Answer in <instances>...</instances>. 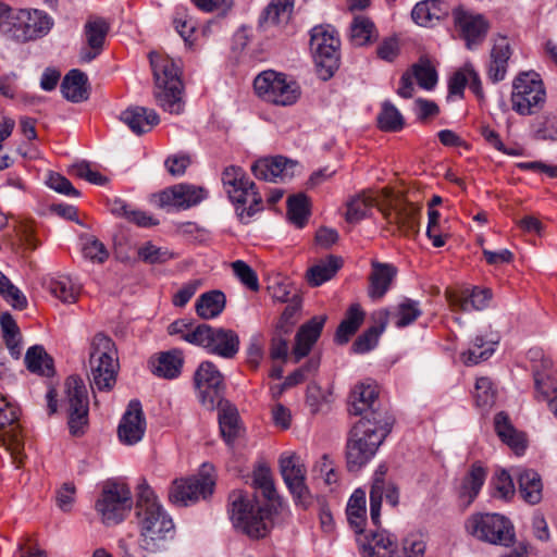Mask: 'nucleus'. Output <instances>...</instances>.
Listing matches in <instances>:
<instances>
[{
  "mask_svg": "<svg viewBox=\"0 0 557 557\" xmlns=\"http://www.w3.org/2000/svg\"><path fill=\"white\" fill-rule=\"evenodd\" d=\"M110 30V24L99 16L89 17L84 26L86 46L81 50V60L90 62L102 51L107 35Z\"/></svg>",
  "mask_w": 557,
  "mask_h": 557,
  "instance_id": "obj_24",
  "label": "nucleus"
},
{
  "mask_svg": "<svg viewBox=\"0 0 557 557\" xmlns=\"http://www.w3.org/2000/svg\"><path fill=\"white\" fill-rule=\"evenodd\" d=\"M149 59L156 82L153 94L157 103L164 111L180 114L184 108L180 66L170 57L158 52H151Z\"/></svg>",
  "mask_w": 557,
  "mask_h": 557,
  "instance_id": "obj_3",
  "label": "nucleus"
},
{
  "mask_svg": "<svg viewBox=\"0 0 557 557\" xmlns=\"http://www.w3.org/2000/svg\"><path fill=\"white\" fill-rule=\"evenodd\" d=\"M195 388L203 407L213 410L223 400L224 380L211 361L200 363L194 375Z\"/></svg>",
  "mask_w": 557,
  "mask_h": 557,
  "instance_id": "obj_15",
  "label": "nucleus"
},
{
  "mask_svg": "<svg viewBox=\"0 0 557 557\" xmlns=\"http://www.w3.org/2000/svg\"><path fill=\"white\" fill-rule=\"evenodd\" d=\"M219 407L220 432L223 440L230 445L239 437L242 433L239 414L237 409L227 403H221Z\"/></svg>",
  "mask_w": 557,
  "mask_h": 557,
  "instance_id": "obj_41",
  "label": "nucleus"
},
{
  "mask_svg": "<svg viewBox=\"0 0 557 557\" xmlns=\"http://www.w3.org/2000/svg\"><path fill=\"white\" fill-rule=\"evenodd\" d=\"M382 195L383 188L380 190H362L360 194L351 197L346 203V221L357 223L364 219L372 208L376 207L380 210Z\"/></svg>",
  "mask_w": 557,
  "mask_h": 557,
  "instance_id": "obj_29",
  "label": "nucleus"
},
{
  "mask_svg": "<svg viewBox=\"0 0 557 557\" xmlns=\"http://www.w3.org/2000/svg\"><path fill=\"white\" fill-rule=\"evenodd\" d=\"M228 506L235 528L251 539L268 534L271 509L261 507L253 496L239 490L233 491L228 496Z\"/></svg>",
  "mask_w": 557,
  "mask_h": 557,
  "instance_id": "obj_4",
  "label": "nucleus"
},
{
  "mask_svg": "<svg viewBox=\"0 0 557 557\" xmlns=\"http://www.w3.org/2000/svg\"><path fill=\"white\" fill-rule=\"evenodd\" d=\"M91 382L99 391H110L116 381L117 355L114 342L97 333L90 345Z\"/></svg>",
  "mask_w": 557,
  "mask_h": 557,
  "instance_id": "obj_6",
  "label": "nucleus"
},
{
  "mask_svg": "<svg viewBox=\"0 0 557 557\" xmlns=\"http://www.w3.org/2000/svg\"><path fill=\"white\" fill-rule=\"evenodd\" d=\"M346 515L349 525L355 530L356 534H362L367 523V509H366V492L356 490L350 496Z\"/></svg>",
  "mask_w": 557,
  "mask_h": 557,
  "instance_id": "obj_42",
  "label": "nucleus"
},
{
  "mask_svg": "<svg viewBox=\"0 0 557 557\" xmlns=\"http://www.w3.org/2000/svg\"><path fill=\"white\" fill-rule=\"evenodd\" d=\"M388 321V313L386 311L379 313V325L369 327L361 334L352 344V349L357 354H364L375 347L380 335L383 333Z\"/></svg>",
  "mask_w": 557,
  "mask_h": 557,
  "instance_id": "obj_47",
  "label": "nucleus"
},
{
  "mask_svg": "<svg viewBox=\"0 0 557 557\" xmlns=\"http://www.w3.org/2000/svg\"><path fill=\"white\" fill-rule=\"evenodd\" d=\"M379 388L374 383H359L349 395V412L373 419L372 412H387L377 401Z\"/></svg>",
  "mask_w": 557,
  "mask_h": 557,
  "instance_id": "obj_22",
  "label": "nucleus"
},
{
  "mask_svg": "<svg viewBox=\"0 0 557 557\" xmlns=\"http://www.w3.org/2000/svg\"><path fill=\"white\" fill-rule=\"evenodd\" d=\"M545 98V88L537 73L522 72L513 79L511 107L518 114H534L543 107Z\"/></svg>",
  "mask_w": 557,
  "mask_h": 557,
  "instance_id": "obj_11",
  "label": "nucleus"
},
{
  "mask_svg": "<svg viewBox=\"0 0 557 557\" xmlns=\"http://www.w3.org/2000/svg\"><path fill=\"white\" fill-rule=\"evenodd\" d=\"M294 3V0H271L260 16L259 27L268 30L271 26L287 23L292 16Z\"/></svg>",
  "mask_w": 557,
  "mask_h": 557,
  "instance_id": "obj_38",
  "label": "nucleus"
},
{
  "mask_svg": "<svg viewBox=\"0 0 557 557\" xmlns=\"http://www.w3.org/2000/svg\"><path fill=\"white\" fill-rule=\"evenodd\" d=\"M136 518L139 528V555L148 557L165 552L174 539L175 527L146 482L138 485Z\"/></svg>",
  "mask_w": 557,
  "mask_h": 557,
  "instance_id": "obj_1",
  "label": "nucleus"
},
{
  "mask_svg": "<svg viewBox=\"0 0 557 557\" xmlns=\"http://www.w3.org/2000/svg\"><path fill=\"white\" fill-rule=\"evenodd\" d=\"M212 331V326L208 324H199L196 327L191 329L190 333L186 335L185 341L190 344L202 346L208 349L211 343V336L213 334Z\"/></svg>",
  "mask_w": 557,
  "mask_h": 557,
  "instance_id": "obj_63",
  "label": "nucleus"
},
{
  "mask_svg": "<svg viewBox=\"0 0 557 557\" xmlns=\"http://www.w3.org/2000/svg\"><path fill=\"white\" fill-rule=\"evenodd\" d=\"M183 363V352L180 349L163 351L150 359L152 373L169 380L175 379L181 374Z\"/></svg>",
  "mask_w": 557,
  "mask_h": 557,
  "instance_id": "obj_35",
  "label": "nucleus"
},
{
  "mask_svg": "<svg viewBox=\"0 0 557 557\" xmlns=\"http://www.w3.org/2000/svg\"><path fill=\"white\" fill-rule=\"evenodd\" d=\"M83 253L86 258L98 263L104 262L109 257V252L104 245L95 237L86 239L83 246Z\"/></svg>",
  "mask_w": 557,
  "mask_h": 557,
  "instance_id": "obj_62",
  "label": "nucleus"
},
{
  "mask_svg": "<svg viewBox=\"0 0 557 557\" xmlns=\"http://www.w3.org/2000/svg\"><path fill=\"white\" fill-rule=\"evenodd\" d=\"M164 164L171 175L181 176L190 165V158L184 153L173 154L168 157Z\"/></svg>",
  "mask_w": 557,
  "mask_h": 557,
  "instance_id": "obj_64",
  "label": "nucleus"
},
{
  "mask_svg": "<svg viewBox=\"0 0 557 557\" xmlns=\"http://www.w3.org/2000/svg\"><path fill=\"white\" fill-rule=\"evenodd\" d=\"M132 493L128 486L116 481H107L96 502L95 508L107 525L117 524L132 508Z\"/></svg>",
  "mask_w": 557,
  "mask_h": 557,
  "instance_id": "obj_10",
  "label": "nucleus"
},
{
  "mask_svg": "<svg viewBox=\"0 0 557 557\" xmlns=\"http://www.w3.org/2000/svg\"><path fill=\"white\" fill-rule=\"evenodd\" d=\"M496 398V392L488 377H479L474 386V399L478 407L487 408L493 406Z\"/></svg>",
  "mask_w": 557,
  "mask_h": 557,
  "instance_id": "obj_58",
  "label": "nucleus"
},
{
  "mask_svg": "<svg viewBox=\"0 0 557 557\" xmlns=\"http://www.w3.org/2000/svg\"><path fill=\"white\" fill-rule=\"evenodd\" d=\"M494 352V343H486L482 336H476L468 351L462 354V360L467 366L478 364L488 359Z\"/></svg>",
  "mask_w": 557,
  "mask_h": 557,
  "instance_id": "obj_53",
  "label": "nucleus"
},
{
  "mask_svg": "<svg viewBox=\"0 0 557 557\" xmlns=\"http://www.w3.org/2000/svg\"><path fill=\"white\" fill-rule=\"evenodd\" d=\"M48 289L52 296L67 304L75 302L79 295V288L66 276L51 278Z\"/></svg>",
  "mask_w": 557,
  "mask_h": 557,
  "instance_id": "obj_52",
  "label": "nucleus"
},
{
  "mask_svg": "<svg viewBox=\"0 0 557 557\" xmlns=\"http://www.w3.org/2000/svg\"><path fill=\"white\" fill-rule=\"evenodd\" d=\"M339 39L331 27L315 26L311 29L310 49L317 73L323 81L330 79L339 66Z\"/></svg>",
  "mask_w": 557,
  "mask_h": 557,
  "instance_id": "obj_8",
  "label": "nucleus"
},
{
  "mask_svg": "<svg viewBox=\"0 0 557 557\" xmlns=\"http://www.w3.org/2000/svg\"><path fill=\"white\" fill-rule=\"evenodd\" d=\"M342 259L335 256H329L326 259L320 260L307 271L308 283L311 286H320L331 280L342 268Z\"/></svg>",
  "mask_w": 557,
  "mask_h": 557,
  "instance_id": "obj_45",
  "label": "nucleus"
},
{
  "mask_svg": "<svg viewBox=\"0 0 557 557\" xmlns=\"http://www.w3.org/2000/svg\"><path fill=\"white\" fill-rule=\"evenodd\" d=\"M138 256L144 262L149 264L164 263L176 258L175 253L168 248L158 247L151 243L144 244L138 249Z\"/></svg>",
  "mask_w": 557,
  "mask_h": 557,
  "instance_id": "obj_57",
  "label": "nucleus"
},
{
  "mask_svg": "<svg viewBox=\"0 0 557 557\" xmlns=\"http://www.w3.org/2000/svg\"><path fill=\"white\" fill-rule=\"evenodd\" d=\"M209 350L223 358H233L239 349V338L232 330L214 329Z\"/></svg>",
  "mask_w": 557,
  "mask_h": 557,
  "instance_id": "obj_40",
  "label": "nucleus"
},
{
  "mask_svg": "<svg viewBox=\"0 0 557 557\" xmlns=\"http://www.w3.org/2000/svg\"><path fill=\"white\" fill-rule=\"evenodd\" d=\"M386 467L380 466L374 472L371 487H370V517L374 527L380 525L381 507L383 498L392 507H397L399 504V488L392 481L385 479Z\"/></svg>",
  "mask_w": 557,
  "mask_h": 557,
  "instance_id": "obj_19",
  "label": "nucleus"
},
{
  "mask_svg": "<svg viewBox=\"0 0 557 557\" xmlns=\"http://www.w3.org/2000/svg\"><path fill=\"white\" fill-rule=\"evenodd\" d=\"M486 475L487 471L480 462H474L470 467L468 473L461 481L458 492L460 500L466 506H469L479 495L485 482Z\"/></svg>",
  "mask_w": 557,
  "mask_h": 557,
  "instance_id": "obj_37",
  "label": "nucleus"
},
{
  "mask_svg": "<svg viewBox=\"0 0 557 557\" xmlns=\"http://www.w3.org/2000/svg\"><path fill=\"white\" fill-rule=\"evenodd\" d=\"M145 430L146 422L140 403L132 400L120 422L117 429L119 438L124 444L133 445L143 438Z\"/></svg>",
  "mask_w": 557,
  "mask_h": 557,
  "instance_id": "obj_27",
  "label": "nucleus"
},
{
  "mask_svg": "<svg viewBox=\"0 0 557 557\" xmlns=\"http://www.w3.org/2000/svg\"><path fill=\"white\" fill-rule=\"evenodd\" d=\"M17 419L15 408L4 398H0V445L10 451L16 466L21 467L24 457V440Z\"/></svg>",
  "mask_w": 557,
  "mask_h": 557,
  "instance_id": "obj_17",
  "label": "nucleus"
},
{
  "mask_svg": "<svg viewBox=\"0 0 557 557\" xmlns=\"http://www.w3.org/2000/svg\"><path fill=\"white\" fill-rule=\"evenodd\" d=\"M515 474L522 499L531 505L539 504L543 496L541 475L535 470L527 468H517Z\"/></svg>",
  "mask_w": 557,
  "mask_h": 557,
  "instance_id": "obj_34",
  "label": "nucleus"
},
{
  "mask_svg": "<svg viewBox=\"0 0 557 557\" xmlns=\"http://www.w3.org/2000/svg\"><path fill=\"white\" fill-rule=\"evenodd\" d=\"M373 419L362 417L349 431L346 443V463L349 471H358L376 454L392 431L388 412H372Z\"/></svg>",
  "mask_w": 557,
  "mask_h": 557,
  "instance_id": "obj_2",
  "label": "nucleus"
},
{
  "mask_svg": "<svg viewBox=\"0 0 557 557\" xmlns=\"http://www.w3.org/2000/svg\"><path fill=\"white\" fill-rule=\"evenodd\" d=\"M221 180L230 200L237 206V210H240L238 215L242 220L251 218L261 210L262 197L240 166H226Z\"/></svg>",
  "mask_w": 557,
  "mask_h": 557,
  "instance_id": "obj_5",
  "label": "nucleus"
},
{
  "mask_svg": "<svg viewBox=\"0 0 557 557\" xmlns=\"http://www.w3.org/2000/svg\"><path fill=\"white\" fill-rule=\"evenodd\" d=\"M491 483L497 497L510 499L515 495L513 480L506 470L496 471Z\"/></svg>",
  "mask_w": 557,
  "mask_h": 557,
  "instance_id": "obj_59",
  "label": "nucleus"
},
{
  "mask_svg": "<svg viewBox=\"0 0 557 557\" xmlns=\"http://www.w3.org/2000/svg\"><path fill=\"white\" fill-rule=\"evenodd\" d=\"M494 428L498 437L505 443L517 456L524 454L528 447V438L525 433L518 431L510 422L506 412L500 411L494 418Z\"/></svg>",
  "mask_w": 557,
  "mask_h": 557,
  "instance_id": "obj_28",
  "label": "nucleus"
},
{
  "mask_svg": "<svg viewBox=\"0 0 557 557\" xmlns=\"http://www.w3.org/2000/svg\"><path fill=\"white\" fill-rule=\"evenodd\" d=\"M63 96L72 102H81L89 97L87 75L79 70H71L61 84Z\"/></svg>",
  "mask_w": 557,
  "mask_h": 557,
  "instance_id": "obj_39",
  "label": "nucleus"
},
{
  "mask_svg": "<svg viewBox=\"0 0 557 557\" xmlns=\"http://www.w3.org/2000/svg\"><path fill=\"white\" fill-rule=\"evenodd\" d=\"M358 542L362 557H392L396 550L395 539L384 530L371 532Z\"/></svg>",
  "mask_w": 557,
  "mask_h": 557,
  "instance_id": "obj_30",
  "label": "nucleus"
},
{
  "mask_svg": "<svg viewBox=\"0 0 557 557\" xmlns=\"http://www.w3.org/2000/svg\"><path fill=\"white\" fill-rule=\"evenodd\" d=\"M253 88L263 101L275 106H292L300 97V87L283 73L263 71L253 81Z\"/></svg>",
  "mask_w": 557,
  "mask_h": 557,
  "instance_id": "obj_9",
  "label": "nucleus"
},
{
  "mask_svg": "<svg viewBox=\"0 0 557 557\" xmlns=\"http://www.w3.org/2000/svg\"><path fill=\"white\" fill-rule=\"evenodd\" d=\"M120 119L136 135L150 132L160 122L154 110L139 106L127 108L121 113Z\"/></svg>",
  "mask_w": 557,
  "mask_h": 557,
  "instance_id": "obj_31",
  "label": "nucleus"
},
{
  "mask_svg": "<svg viewBox=\"0 0 557 557\" xmlns=\"http://www.w3.org/2000/svg\"><path fill=\"white\" fill-rule=\"evenodd\" d=\"M396 274L397 269L393 264L373 261L370 274L369 296L373 299L382 298L389 289Z\"/></svg>",
  "mask_w": 557,
  "mask_h": 557,
  "instance_id": "obj_36",
  "label": "nucleus"
},
{
  "mask_svg": "<svg viewBox=\"0 0 557 557\" xmlns=\"http://www.w3.org/2000/svg\"><path fill=\"white\" fill-rule=\"evenodd\" d=\"M325 320V317L317 315L300 326L295 336V345L290 354L294 363H298L309 355L321 335Z\"/></svg>",
  "mask_w": 557,
  "mask_h": 557,
  "instance_id": "obj_26",
  "label": "nucleus"
},
{
  "mask_svg": "<svg viewBox=\"0 0 557 557\" xmlns=\"http://www.w3.org/2000/svg\"><path fill=\"white\" fill-rule=\"evenodd\" d=\"M510 57L511 49L508 39L504 36H497L491 50V62L487 70V76L493 83H498L505 78Z\"/></svg>",
  "mask_w": 557,
  "mask_h": 557,
  "instance_id": "obj_32",
  "label": "nucleus"
},
{
  "mask_svg": "<svg viewBox=\"0 0 557 557\" xmlns=\"http://www.w3.org/2000/svg\"><path fill=\"white\" fill-rule=\"evenodd\" d=\"M207 197V190L190 184H177L154 195L159 207L188 209L198 205Z\"/></svg>",
  "mask_w": 557,
  "mask_h": 557,
  "instance_id": "obj_21",
  "label": "nucleus"
},
{
  "mask_svg": "<svg viewBox=\"0 0 557 557\" xmlns=\"http://www.w3.org/2000/svg\"><path fill=\"white\" fill-rule=\"evenodd\" d=\"M297 166V162L282 156H276L256 161L251 166V171L259 180L276 182L278 178L284 181L293 177Z\"/></svg>",
  "mask_w": 557,
  "mask_h": 557,
  "instance_id": "obj_25",
  "label": "nucleus"
},
{
  "mask_svg": "<svg viewBox=\"0 0 557 557\" xmlns=\"http://www.w3.org/2000/svg\"><path fill=\"white\" fill-rule=\"evenodd\" d=\"M69 173L73 176L86 180L89 183L96 185H104L108 182L107 177L101 173L91 170L90 164L86 161L73 164L70 168Z\"/></svg>",
  "mask_w": 557,
  "mask_h": 557,
  "instance_id": "obj_61",
  "label": "nucleus"
},
{
  "mask_svg": "<svg viewBox=\"0 0 557 557\" xmlns=\"http://www.w3.org/2000/svg\"><path fill=\"white\" fill-rule=\"evenodd\" d=\"M236 277L250 290L259 289L257 273L243 260H236L231 264Z\"/></svg>",
  "mask_w": 557,
  "mask_h": 557,
  "instance_id": "obj_60",
  "label": "nucleus"
},
{
  "mask_svg": "<svg viewBox=\"0 0 557 557\" xmlns=\"http://www.w3.org/2000/svg\"><path fill=\"white\" fill-rule=\"evenodd\" d=\"M281 474L296 503L306 507L310 504V492L306 485V468L297 455L280 458Z\"/></svg>",
  "mask_w": 557,
  "mask_h": 557,
  "instance_id": "obj_20",
  "label": "nucleus"
},
{
  "mask_svg": "<svg viewBox=\"0 0 557 557\" xmlns=\"http://www.w3.org/2000/svg\"><path fill=\"white\" fill-rule=\"evenodd\" d=\"M225 295L220 290H211L202 294L196 301L197 314L205 320L213 319L224 310Z\"/></svg>",
  "mask_w": 557,
  "mask_h": 557,
  "instance_id": "obj_44",
  "label": "nucleus"
},
{
  "mask_svg": "<svg viewBox=\"0 0 557 557\" xmlns=\"http://www.w3.org/2000/svg\"><path fill=\"white\" fill-rule=\"evenodd\" d=\"M381 197L380 212L387 224L395 226L401 235L417 234L419 231L420 207L408 202L388 187L383 188Z\"/></svg>",
  "mask_w": 557,
  "mask_h": 557,
  "instance_id": "obj_7",
  "label": "nucleus"
},
{
  "mask_svg": "<svg viewBox=\"0 0 557 557\" xmlns=\"http://www.w3.org/2000/svg\"><path fill=\"white\" fill-rule=\"evenodd\" d=\"M0 295L16 310L27 308L26 296L0 271Z\"/></svg>",
  "mask_w": 557,
  "mask_h": 557,
  "instance_id": "obj_54",
  "label": "nucleus"
},
{
  "mask_svg": "<svg viewBox=\"0 0 557 557\" xmlns=\"http://www.w3.org/2000/svg\"><path fill=\"white\" fill-rule=\"evenodd\" d=\"M27 369L39 375L50 377L54 374L53 359L46 352L41 346H33L27 349L25 355Z\"/></svg>",
  "mask_w": 557,
  "mask_h": 557,
  "instance_id": "obj_46",
  "label": "nucleus"
},
{
  "mask_svg": "<svg viewBox=\"0 0 557 557\" xmlns=\"http://www.w3.org/2000/svg\"><path fill=\"white\" fill-rule=\"evenodd\" d=\"M287 215L297 227H304L310 215L309 201L306 195L290 196L287 200Z\"/></svg>",
  "mask_w": 557,
  "mask_h": 557,
  "instance_id": "obj_51",
  "label": "nucleus"
},
{
  "mask_svg": "<svg viewBox=\"0 0 557 557\" xmlns=\"http://www.w3.org/2000/svg\"><path fill=\"white\" fill-rule=\"evenodd\" d=\"M447 301L454 311L467 312L470 310H482L488 306L492 299V292L488 288H463L447 289L445 292Z\"/></svg>",
  "mask_w": 557,
  "mask_h": 557,
  "instance_id": "obj_23",
  "label": "nucleus"
},
{
  "mask_svg": "<svg viewBox=\"0 0 557 557\" xmlns=\"http://www.w3.org/2000/svg\"><path fill=\"white\" fill-rule=\"evenodd\" d=\"M366 313L359 304H352L346 311L345 318L337 327L335 339L339 344L347 343L358 331L364 320Z\"/></svg>",
  "mask_w": 557,
  "mask_h": 557,
  "instance_id": "obj_43",
  "label": "nucleus"
},
{
  "mask_svg": "<svg viewBox=\"0 0 557 557\" xmlns=\"http://www.w3.org/2000/svg\"><path fill=\"white\" fill-rule=\"evenodd\" d=\"M422 311L419 307V302L412 299H405L397 307V312L394 314L395 325L399 329L405 327L413 323Z\"/></svg>",
  "mask_w": 557,
  "mask_h": 557,
  "instance_id": "obj_56",
  "label": "nucleus"
},
{
  "mask_svg": "<svg viewBox=\"0 0 557 557\" xmlns=\"http://www.w3.org/2000/svg\"><path fill=\"white\" fill-rule=\"evenodd\" d=\"M451 16L455 29L467 49L473 50L483 44L490 30V23L484 15L459 4L451 10Z\"/></svg>",
  "mask_w": 557,
  "mask_h": 557,
  "instance_id": "obj_14",
  "label": "nucleus"
},
{
  "mask_svg": "<svg viewBox=\"0 0 557 557\" xmlns=\"http://www.w3.org/2000/svg\"><path fill=\"white\" fill-rule=\"evenodd\" d=\"M350 36L355 45L364 46L374 39L376 28L374 23L364 15H356L350 25Z\"/></svg>",
  "mask_w": 557,
  "mask_h": 557,
  "instance_id": "obj_50",
  "label": "nucleus"
},
{
  "mask_svg": "<svg viewBox=\"0 0 557 557\" xmlns=\"http://www.w3.org/2000/svg\"><path fill=\"white\" fill-rule=\"evenodd\" d=\"M449 5L442 0H423L411 12L412 20L421 26H433L449 14Z\"/></svg>",
  "mask_w": 557,
  "mask_h": 557,
  "instance_id": "obj_33",
  "label": "nucleus"
},
{
  "mask_svg": "<svg viewBox=\"0 0 557 557\" xmlns=\"http://www.w3.org/2000/svg\"><path fill=\"white\" fill-rule=\"evenodd\" d=\"M212 470V467L203 465L197 475L174 480L169 491L170 502L178 506H188L210 496L215 485Z\"/></svg>",
  "mask_w": 557,
  "mask_h": 557,
  "instance_id": "obj_13",
  "label": "nucleus"
},
{
  "mask_svg": "<svg viewBox=\"0 0 557 557\" xmlns=\"http://www.w3.org/2000/svg\"><path fill=\"white\" fill-rule=\"evenodd\" d=\"M67 400L69 428L72 434L83 432L88 422L89 400L84 381L77 375H71L65 381Z\"/></svg>",
  "mask_w": 557,
  "mask_h": 557,
  "instance_id": "obj_16",
  "label": "nucleus"
},
{
  "mask_svg": "<svg viewBox=\"0 0 557 557\" xmlns=\"http://www.w3.org/2000/svg\"><path fill=\"white\" fill-rule=\"evenodd\" d=\"M534 383L537 399L547 401L548 409L557 418V385L552 383L550 376L534 371Z\"/></svg>",
  "mask_w": 557,
  "mask_h": 557,
  "instance_id": "obj_49",
  "label": "nucleus"
},
{
  "mask_svg": "<svg viewBox=\"0 0 557 557\" xmlns=\"http://www.w3.org/2000/svg\"><path fill=\"white\" fill-rule=\"evenodd\" d=\"M466 529L472 536L503 546H510L515 541L511 522L498 513H476L466 521Z\"/></svg>",
  "mask_w": 557,
  "mask_h": 557,
  "instance_id": "obj_12",
  "label": "nucleus"
},
{
  "mask_svg": "<svg viewBox=\"0 0 557 557\" xmlns=\"http://www.w3.org/2000/svg\"><path fill=\"white\" fill-rule=\"evenodd\" d=\"M411 75L417 79L419 86L426 90L433 89L437 83L436 70L428 59H420L412 66Z\"/></svg>",
  "mask_w": 557,
  "mask_h": 557,
  "instance_id": "obj_55",
  "label": "nucleus"
},
{
  "mask_svg": "<svg viewBox=\"0 0 557 557\" xmlns=\"http://www.w3.org/2000/svg\"><path fill=\"white\" fill-rule=\"evenodd\" d=\"M52 26L50 16L38 10H20L11 28L13 38L18 42L35 40L48 34Z\"/></svg>",
  "mask_w": 557,
  "mask_h": 557,
  "instance_id": "obj_18",
  "label": "nucleus"
},
{
  "mask_svg": "<svg viewBox=\"0 0 557 557\" xmlns=\"http://www.w3.org/2000/svg\"><path fill=\"white\" fill-rule=\"evenodd\" d=\"M377 126L384 132H399L405 126V119L389 101H384L376 117Z\"/></svg>",
  "mask_w": 557,
  "mask_h": 557,
  "instance_id": "obj_48",
  "label": "nucleus"
}]
</instances>
